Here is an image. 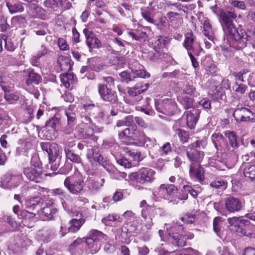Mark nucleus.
<instances>
[{
    "label": "nucleus",
    "mask_w": 255,
    "mask_h": 255,
    "mask_svg": "<svg viewBox=\"0 0 255 255\" xmlns=\"http://www.w3.org/2000/svg\"><path fill=\"white\" fill-rule=\"evenodd\" d=\"M155 146H156V140L154 138L151 139L145 136V138L144 139L142 146L151 148Z\"/></svg>",
    "instance_id": "nucleus-64"
},
{
    "label": "nucleus",
    "mask_w": 255,
    "mask_h": 255,
    "mask_svg": "<svg viewBox=\"0 0 255 255\" xmlns=\"http://www.w3.org/2000/svg\"><path fill=\"white\" fill-rule=\"evenodd\" d=\"M244 174L245 177L251 181L255 180V165H251L250 163H245L244 165Z\"/></svg>",
    "instance_id": "nucleus-35"
},
{
    "label": "nucleus",
    "mask_w": 255,
    "mask_h": 255,
    "mask_svg": "<svg viewBox=\"0 0 255 255\" xmlns=\"http://www.w3.org/2000/svg\"><path fill=\"white\" fill-rule=\"evenodd\" d=\"M178 190V187L172 184H162L158 188L159 195L161 197L165 193L169 196L174 195Z\"/></svg>",
    "instance_id": "nucleus-22"
},
{
    "label": "nucleus",
    "mask_w": 255,
    "mask_h": 255,
    "mask_svg": "<svg viewBox=\"0 0 255 255\" xmlns=\"http://www.w3.org/2000/svg\"><path fill=\"white\" fill-rule=\"evenodd\" d=\"M131 231H129L126 227H123L121 229V238L123 243L128 244V240L130 237Z\"/></svg>",
    "instance_id": "nucleus-54"
},
{
    "label": "nucleus",
    "mask_w": 255,
    "mask_h": 255,
    "mask_svg": "<svg viewBox=\"0 0 255 255\" xmlns=\"http://www.w3.org/2000/svg\"><path fill=\"white\" fill-rule=\"evenodd\" d=\"M210 185L215 189H225L227 186V182L223 180H215L212 182Z\"/></svg>",
    "instance_id": "nucleus-59"
},
{
    "label": "nucleus",
    "mask_w": 255,
    "mask_h": 255,
    "mask_svg": "<svg viewBox=\"0 0 255 255\" xmlns=\"http://www.w3.org/2000/svg\"><path fill=\"white\" fill-rule=\"evenodd\" d=\"M50 193L51 195L53 196H59L61 200V203L64 207V204H66L64 199H66L68 196V195L66 193V192H65L63 189L58 188L51 190Z\"/></svg>",
    "instance_id": "nucleus-46"
},
{
    "label": "nucleus",
    "mask_w": 255,
    "mask_h": 255,
    "mask_svg": "<svg viewBox=\"0 0 255 255\" xmlns=\"http://www.w3.org/2000/svg\"><path fill=\"white\" fill-rule=\"evenodd\" d=\"M64 151L67 159H69L71 162L76 163H80L81 162L80 156L76 154L73 150L70 149L69 148L65 147L64 148Z\"/></svg>",
    "instance_id": "nucleus-42"
},
{
    "label": "nucleus",
    "mask_w": 255,
    "mask_h": 255,
    "mask_svg": "<svg viewBox=\"0 0 255 255\" xmlns=\"http://www.w3.org/2000/svg\"><path fill=\"white\" fill-rule=\"evenodd\" d=\"M183 188V191L185 192V193H183L182 196L179 197L178 198V200H185L188 199V195L187 193H190L191 195L194 198H196L199 193V191L195 190L191 186L188 185H184Z\"/></svg>",
    "instance_id": "nucleus-40"
},
{
    "label": "nucleus",
    "mask_w": 255,
    "mask_h": 255,
    "mask_svg": "<svg viewBox=\"0 0 255 255\" xmlns=\"http://www.w3.org/2000/svg\"><path fill=\"white\" fill-rule=\"evenodd\" d=\"M145 136V133L142 131L133 130L131 133L130 144L135 143L138 146H142Z\"/></svg>",
    "instance_id": "nucleus-28"
},
{
    "label": "nucleus",
    "mask_w": 255,
    "mask_h": 255,
    "mask_svg": "<svg viewBox=\"0 0 255 255\" xmlns=\"http://www.w3.org/2000/svg\"><path fill=\"white\" fill-rule=\"evenodd\" d=\"M108 240V236L103 232L96 229H92L89 231L85 242L89 248L92 249L91 254H94L100 249L98 243L106 241Z\"/></svg>",
    "instance_id": "nucleus-4"
},
{
    "label": "nucleus",
    "mask_w": 255,
    "mask_h": 255,
    "mask_svg": "<svg viewBox=\"0 0 255 255\" xmlns=\"http://www.w3.org/2000/svg\"><path fill=\"white\" fill-rule=\"evenodd\" d=\"M41 201L40 197L36 196L27 199L25 201V207L29 210H34Z\"/></svg>",
    "instance_id": "nucleus-38"
},
{
    "label": "nucleus",
    "mask_w": 255,
    "mask_h": 255,
    "mask_svg": "<svg viewBox=\"0 0 255 255\" xmlns=\"http://www.w3.org/2000/svg\"><path fill=\"white\" fill-rule=\"evenodd\" d=\"M6 6L11 14L17 12H21L24 10L22 3L19 1L6 0Z\"/></svg>",
    "instance_id": "nucleus-27"
},
{
    "label": "nucleus",
    "mask_w": 255,
    "mask_h": 255,
    "mask_svg": "<svg viewBox=\"0 0 255 255\" xmlns=\"http://www.w3.org/2000/svg\"><path fill=\"white\" fill-rule=\"evenodd\" d=\"M132 132L129 128H126L119 133V137L126 144H130Z\"/></svg>",
    "instance_id": "nucleus-45"
},
{
    "label": "nucleus",
    "mask_w": 255,
    "mask_h": 255,
    "mask_svg": "<svg viewBox=\"0 0 255 255\" xmlns=\"http://www.w3.org/2000/svg\"><path fill=\"white\" fill-rule=\"evenodd\" d=\"M233 116L238 122H255V112L247 108H236Z\"/></svg>",
    "instance_id": "nucleus-9"
},
{
    "label": "nucleus",
    "mask_w": 255,
    "mask_h": 255,
    "mask_svg": "<svg viewBox=\"0 0 255 255\" xmlns=\"http://www.w3.org/2000/svg\"><path fill=\"white\" fill-rule=\"evenodd\" d=\"M223 220L220 217H216L213 220V230L218 236H220L221 232V224Z\"/></svg>",
    "instance_id": "nucleus-52"
},
{
    "label": "nucleus",
    "mask_w": 255,
    "mask_h": 255,
    "mask_svg": "<svg viewBox=\"0 0 255 255\" xmlns=\"http://www.w3.org/2000/svg\"><path fill=\"white\" fill-rule=\"evenodd\" d=\"M151 33V30L148 26H143L140 29L135 30L128 32L129 36L132 37L133 39L137 41H145L148 39V37Z\"/></svg>",
    "instance_id": "nucleus-16"
},
{
    "label": "nucleus",
    "mask_w": 255,
    "mask_h": 255,
    "mask_svg": "<svg viewBox=\"0 0 255 255\" xmlns=\"http://www.w3.org/2000/svg\"><path fill=\"white\" fill-rule=\"evenodd\" d=\"M58 63L62 71H66L71 68L69 58L65 56H60L58 59Z\"/></svg>",
    "instance_id": "nucleus-47"
},
{
    "label": "nucleus",
    "mask_w": 255,
    "mask_h": 255,
    "mask_svg": "<svg viewBox=\"0 0 255 255\" xmlns=\"http://www.w3.org/2000/svg\"><path fill=\"white\" fill-rule=\"evenodd\" d=\"M185 39L183 43V46L187 50L190 51L194 49L193 44L194 41V37L192 32H188L185 34Z\"/></svg>",
    "instance_id": "nucleus-41"
},
{
    "label": "nucleus",
    "mask_w": 255,
    "mask_h": 255,
    "mask_svg": "<svg viewBox=\"0 0 255 255\" xmlns=\"http://www.w3.org/2000/svg\"><path fill=\"white\" fill-rule=\"evenodd\" d=\"M148 87V83H137L134 86L128 88V93L129 96L134 97L146 91Z\"/></svg>",
    "instance_id": "nucleus-25"
},
{
    "label": "nucleus",
    "mask_w": 255,
    "mask_h": 255,
    "mask_svg": "<svg viewBox=\"0 0 255 255\" xmlns=\"http://www.w3.org/2000/svg\"><path fill=\"white\" fill-rule=\"evenodd\" d=\"M224 134L228 139L229 144L232 148H238L239 147L240 142L235 131L226 130L224 132Z\"/></svg>",
    "instance_id": "nucleus-29"
},
{
    "label": "nucleus",
    "mask_w": 255,
    "mask_h": 255,
    "mask_svg": "<svg viewBox=\"0 0 255 255\" xmlns=\"http://www.w3.org/2000/svg\"><path fill=\"white\" fill-rule=\"evenodd\" d=\"M86 37V43L90 50L93 49H99L102 47L100 40L96 37V34L89 29L85 28L83 30Z\"/></svg>",
    "instance_id": "nucleus-10"
},
{
    "label": "nucleus",
    "mask_w": 255,
    "mask_h": 255,
    "mask_svg": "<svg viewBox=\"0 0 255 255\" xmlns=\"http://www.w3.org/2000/svg\"><path fill=\"white\" fill-rule=\"evenodd\" d=\"M169 41V38L167 37H162L159 36L157 37L154 41V47L158 49L163 47Z\"/></svg>",
    "instance_id": "nucleus-56"
},
{
    "label": "nucleus",
    "mask_w": 255,
    "mask_h": 255,
    "mask_svg": "<svg viewBox=\"0 0 255 255\" xmlns=\"http://www.w3.org/2000/svg\"><path fill=\"white\" fill-rule=\"evenodd\" d=\"M182 92L184 94L189 95L193 97H197L200 95L193 83H187L183 85L182 88Z\"/></svg>",
    "instance_id": "nucleus-31"
},
{
    "label": "nucleus",
    "mask_w": 255,
    "mask_h": 255,
    "mask_svg": "<svg viewBox=\"0 0 255 255\" xmlns=\"http://www.w3.org/2000/svg\"><path fill=\"white\" fill-rule=\"evenodd\" d=\"M59 123V118L54 116L51 118V119H49V120L46 122L44 127L46 128H51L55 129L57 125Z\"/></svg>",
    "instance_id": "nucleus-61"
},
{
    "label": "nucleus",
    "mask_w": 255,
    "mask_h": 255,
    "mask_svg": "<svg viewBox=\"0 0 255 255\" xmlns=\"http://www.w3.org/2000/svg\"><path fill=\"white\" fill-rule=\"evenodd\" d=\"M227 221L228 223L230 224L231 226L235 228L236 232L241 233L244 235L246 234V230L240 225L239 217H234L233 218H229L227 219Z\"/></svg>",
    "instance_id": "nucleus-36"
},
{
    "label": "nucleus",
    "mask_w": 255,
    "mask_h": 255,
    "mask_svg": "<svg viewBox=\"0 0 255 255\" xmlns=\"http://www.w3.org/2000/svg\"><path fill=\"white\" fill-rule=\"evenodd\" d=\"M0 86L4 92L5 101L9 104H15L22 97L19 93L11 90L9 87L3 84H0Z\"/></svg>",
    "instance_id": "nucleus-15"
},
{
    "label": "nucleus",
    "mask_w": 255,
    "mask_h": 255,
    "mask_svg": "<svg viewBox=\"0 0 255 255\" xmlns=\"http://www.w3.org/2000/svg\"><path fill=\"white\" fill-rule=\"evenodd\" d=\"M224 204L226 210L230 213H235L242 210L243 207V203L238 198L233 196H229L226 198Z\"/></svg>",
    "instance_id": "nucleus-11"
},
{
    "label": "nucleus",
    "mask_w": 255,
    "mask_h": 255,
    "mask_svg": "<svg viewBox=\"0 0 255 255\" xmlns=\"http://www.w3.org/2000/svg\"><path fill=\"white\" fill-rule=\"evenodd\" d=\"M60 81L63 85L67 89H72L76 83V76L73 73H63L60 75Z\"/></svg>",
    "instance_id": "nucleus-24"
},
{
    "label": "nucleus",
    "mask_w": 255,
    "mask_h": 255,
    "mask_svg": "<svg viewBox=\"0 0 255 255\" xmlns=\"http://www.w3.org/2000/svg\"><path fill=\"white\" fill-rule=\"evenodd\" d=\"M200 115L198 110L193 108L189 111H186L182 116V119H185L187 126L190 129L195 128Z\"/></svg>",
    "instance_id": "nucleus-14"
},
{
    "label": "nucleus",
    "mask_w": 255,
    "mask_h": 255,
    "mask_svg": "<svg viewBox=\"0 0 255 255\" xmlns=\"http://www.w3.org/2000/svg\"><path fill=\"white\" fill-rule=\"evenodd\" d=\"M174 135L178 137L182 143L187 142L189 139V134L188 132L181 129H177L176 130Z\"/></svg>",
    "instance_id": "nucleus-53"
},
{
    "label": "nucleus",
    "mask_w": 255,
    "mask_h": 255,
    "mask_svg": "<svg viewBox=\"0 0 255 255\" xmlns=\"http://www.w3.org/2000/svg\"><path fill=\"white\" fill-rule=\"evenodd\" d=\"M119 216L115 214H109L107 217L103 218L102 222L106 226L110 225L111 222L115 221Z\"/></svg>",
    "instance_id": "nucleus-63"
},
{
    "label": "nucleus",
    "mask_w": 255,
    "mask_h": 255,
    "mask_svg": "<svg viewBox=\"0 0 255 255\" xmlns=\"http://www.w3.org/2000/svg\"><path fill=\"white\" fill-rule=\"evenodd\" d=\"M64 186L72 194L77 195L84 189V177L80 173L67 177L64 181Z\"/></svg>",
    "instance_id": "nucleus-3"
},
{
    "label": "nucleus",
    "mask_w": 255,
    "mask_h": 255,
    "mask_svg": "<svg viewBox=\"0 0 255 255\" xmlns=\"http://www.w3.org/2000/svg\"><path fill=\"white\" fill-rule=\"evenodd\" d=\"M84 242V238H77L69 246V250L72 255H80L82 252L81 245Z\"/></svg>",
    "instance_id": "nucleus-30"
},
{
    "label": "nucleus",
    "mask_w": 255,
    "mask_h": 255,
    "mask_svg": "<svg viewBox=\"0 0 255 255\" xmlns=\"http://www.w3.org/2000/svg\"><path fill=\"white\" fill-rule=\"evenodd\" d=\"M105 182V179H102L101 182L98 181H95L94 180L89 179L87 181L86 188L87 192L90 194H93L98 192Z\"/></svg>",
    "instance_id": "nucleus-26"
},
{
    "label": "nucleus",
    "mask_w": 255,
    "mask_h": 255,
    "mask_svg": "<svg viewBox=\"0 0 255 255\" xmlns=\"http://www.w3.org/2000/svg\"><path fill=\"white\" fill-rule=\"evenodd\" d=\"M24 72L27 74L25 84L27 86L33 84L38 85L42 82V79L41 75L36 73L34 69L29 68L24 70Z\"/></svg>",
    "instance_id": "nucleus-19"
},
{
    "label": "nucleus",
    "mask_w": 255,
    "mask_h": 255,
    "mask_svg": "<svg viewBox=\"0 0 255 255\" xmlns=\"http://www.w3.org/2000/svg\"><path fill=\"white\" fill-rule=\"evenodd\" d=\"M57 212V209L51 202H46L42 209V214L48 219H51Z\"/></svg>",
    "instance_id": "nucleus-33"
},
{
    "label": "nucleus",
    "mask_w": 255,
    "mask_h": 255,
    "mask_svg": "<svg viewBox=\"0 0 255 255\" xmlns=\"http://www.w3.org/2000/svg\"><path fill=\"white\" fill-rule=\"evenodd\" d=\"M177 100L183 106L184 109H193L194 101L193 98L184 95L178 97Z\"/></svg>",
    "instance_id": "nucleus-37"
},
{
    "label": "nucleus",
    "mask_w": 255,
    "mask_h": 255,
    "mask_svg": "<svg viewBox=\"0 0 255 255\" xmlns=\"http://www.w3.org/2000/svg\"><path fill=\"white\" fill-rule=\"evenodd\" d=\"M189 172L191 176H194L200 183H203L204 180V169L203 167L199 166L197 169H194L191 165H190Z\"/></svg>",
    "instance_id": "nucleus-32"
},
{
    "label": "nucleus",
    "mask_w": 255,
    "mask_h": 255,
    "mask_svg": "<svg viewBox=\"0 0 255 255\" xmlns=\"http://www.w3.org/2000/svg\"><path fill=\"white\" fill-rule=\"evenodd\" d=\"M154 24L156 28L161 31H164L166 28L168 27L169 26L165 16L159 18L158 22L156 23L154 22Z\"/></svg>",
    "instance_id": "nucleus-51"
},
{
    "label": "nucleus",
    "mask_w": 255,
    "mask_h": 255,
    "mask_svg": "<svg viewBox=\"0 0 255 255\" xmlns=\"http://www.w3.org/2000/svg\"><path fill=\"white\" fill-rule=\"evenodd\" d=\"M98 91L101 99L103 101L111 104H115L118 102L117 92L108 87L107 85L105 83L98 84Z\"/></svg>",
    "instance_id": "nucleus-6"
},
{
    "label": "nucleus",
    "mask_w": 255,
    "mask_h": 255,
    "mask_svg": "<svg viewBox=\"0 0 255 255\" xmlns=\"http://www.w3.org/2000/svg\"><path fill=\"white\" fill-rule=\"evenodd\" d=\"M186 155L190 161L199 163L204 157V153L197 149L187 148Z\"/></svg>",
    "instance_id": "nucleus-21"
},
{
    "label": "nucleus",
    "mask_w": 255,
    "mask_h": 255,
    "mask_svg": "<svg viewBox=\"0 0 255 255\" xmlns=\"http://www.w3.org/2000/svg\"><path fill=\"white\" fill-rule=\"evenodd\" d=\"M229 2L232 6L237 7L239 9L245 10L246 8V5L244 1L238 0H230Z\"/></svg>",
    "instance_id": "nucleus-62"
},
{
    "label": "nucleus",
    "mask_w": 255,
    "mask_h": 255,
    "mask_svg": "<svg viewBox=\"0 0 255 255\" xmlns=\"http://www.w3.org/2000/svg\"><path fill=\"white\" fill-rule=\"evenodd\" d=\"M45 6L53 8L57 11L58 9L64 11L70 9L71 3L68 0H45L44 1Z\"/></svg>",
    "instance_id": "nucleus-13"
},
{
    "label": "nucleus",
    "mask_w": 255,
    "mask_h": 255,
    "mask_svg": "<svg viewBox=\"0 0 255 255\" xmlns=\"http://www.w3.org/2000/svg\"><path fill=\"white\" fill-rule=\"evenodd\" d=\"M1 38L4 41V48L9 52H13L17 44L13 39L8 38L5 34H1Z\"/></svg>",
    "instance_id": "nucleus-39"
},
{
    "label": "nucleus",
    "mask_w": 255,
    "mask_h": 255,
    "mask_svg": "<svg viewBox=\"0 0 255 255\" xmlns=\"http://www.w3.org/2000/svg\"><path fill=\"white\" fill-rule=\"evenodd\" d=\"M155 107L158 112L170 116L173 115L177 110L176 103L171 99H164L161 102L155 100Z\"/></svg>",
    "instance_id": "nucleus-7"
},
{
    "label": "nucleus",
    "mask_w": 255,
    "mask_h": 255,
    "mask_svg": "<svg viewBox=\"0 0 255 255\" xmlns=\"http://www.w3.org/2000/svg\"><path fill=\"white\" fill-rule=\"evenodd\" d=\"M65 115L67 119V125L64 132L67 134H70L77 122L76 114L71 110L67 109L65 111Z\"/></svg>",
    "instance_id": "nucleus-20"
},
{
    "label": "nucleus",
    "mask_w": 255,
    "mask_h": 255,
    "mask_svg": "<svg viewBox=\"0 0 255 255\" xmlns=\"http://www.w3.org/2000/svg\"><path fill=\"white\" fill-rule=\"evenodd\" d=\"M211 8L218 16L224 33L231 39L233 47L237 50L246 47L251 41V37L245 29L236 27L234 20L237 17V14L235 10L231 8L230 10L226 11L216 5Z\"/></svg>",
    "instance_id": "nucleus-1"
},
{
    "label": "nucleus",
    "mask_w": 255,
    "mask_h": 255,
    "mask_svg": "<svg viewBox=\"0 0 255 255\" xmlns=\"http://www.w3.org/2000/svg\"><path fill=\"white\" fill-rule=\"evenodd\" d=\"M84 223L85 219H83L79 220L73 219L71 220L69 222L70 226L67 229L63 226H61L60 231L61 237H64L68 232L75 233L77 232Z\"/></svg>",
    "instance_id": "nucleus-17"
},
{
    "label": "nucleus",
    "mask_w": 255,
    "mask_h": 255,
    "mask_svg": "<svg viewBox=\"0 0 255 255\" xmlns=\"http://www.w3.org/2000/svg\"><path fill=\"white\" fill-rule=\"evenodd\" d=\"M183 75L182 72L180 70H175L172 72H164L162 74V77L163 78H179L181 77Z\"/></svg>",
    "instance_id": "nucleus-57"
},
{
    "label": "nucleus",
    "mask_w": 255,
    "mask_h": 255,
    "mask_svg": "<svg viewBox=\"0 0 255 255\" xmlns=\"http://www.w3.org/2000/svg\"><path fill=\"white\" fill-rule=\"evenodd\" d=\"M212 141L217 150L225 151L228 147L225 138L220 132H215L211 136Z\"/></svg>",
    "instance_id": "nucleus-18"
},
{
    "label": "nucleus",
    "mask_w": 255,
    "mask_h": 255,
    "mask_svg": "<svg viewBox=\"0 0 255 255\" xmlns=\"http://www.w3.org/2000/svg\"><path fill=\"white\" fill-rule=\"evenodd\" d=\"M35 215L34 213L23 210L20 212L19 219L24 220L25 222H30L34 221Z\"/></svg>",
    "instance_id": "nucleus-48"
},
{
    "label": "nucleus",
    "mask_w": 255,
    "mask_h": 255,
    "mask_svg": "<svg viewBox=\"0 0 255 255\" xmlns=\"http://www.w3.org/2000/svg\"><path fill=\"white\" fill-rule=\"evenodd\" d=\"M159 147L160 154L162 156L167 155L172 152L171 145L168 142L164 143L163 145Z\"/></svg>",
    "instance_id": "nucleus-55"
},
{
    "label": "nucleus",
    "mask_w": 255,
    "mask_h": 255,
    "mask_svg": "<svg viewBox=\"0 0 255 255\" xmlns=\"http://www.w3.org/2000/svg\"><path fill=\"white\" fill-rule=\"evenodd\" d=\"M38 235L42 241L48 242L55 237V231L52 228L46 227L38 231Z\"/></svg>",
    "instance_id": "nucleus-23"
},
{
    "label": "nucleus",
    "mask_w": 255,
    "mask_h": 255,
    "mask_svg": "<svg viewBox=\"0 0 255 255\" xmlns=\"http://www.w3.org/2000/svg\"><path fill=\"white\" fill-rule=\"evenodd\" d=\"M151 99L149 98H146V105L145 108L142 106H138L136 108L138 111H140L144 113L147 115H151L152 114V111L151 109V106L149 105L150 101Z\"/></svg>",
    "instance_id": "nucleus-58"
},
{
    "label": "nucleus",
    "mask_w": 255,
    "mask_h": 255,
    "mask_svg": "<svg viewBox=\"0 0 255 255\" xmlns=\"http://www.w3.org/2000/svg\"><path fill=\"white\" fill-rule=\"evenodd\" d=\"M40 146L48 155L47 168L50 166L52 170H57L60 166L59 146L54 142H42L40 143Z\"/></svg>",
    "instance_id": "nucleus-2"
},
{
    "label": "nucleus",
    "mask_w": 255,
    "mask_h": 255,
    "mask_svg": "<svg viewBox=\"0 0 255 255\" xmlns=\"http://www.w3.org/2000/svg\"><path fill=\"white\" fill-rule=\"evenodd\" d=\"M183 229L182 225H176L172 227L171 232L169 233L172 239L171 243L175 247L181 248L185 246L187 240L192 239L194 237L193 234H190L187 236L179 233Z\"/></svg>",
    "instance_id": "nucleus-5"
},
{
    "label": "nucleus",
    "mask_w": 255,
    "mask_h": 255,
    "mask_svg": "<svg viewBox=\"0 0 255 255\" xmlns=\"http://www.w3.org/2000/svg\"><path fill=\"white\" fill-rule=\"evenodd\" d=\"M203 28L205 36L208 37L210 40L213 39L214 38L213 30L209 20L206 19L204 21Z\"/></svg>",
    "instance_id": "nucleus-50"
},
{
    "label": "nucleus",
    "mask_w": 255,
    "mask_h": 255,
    "mask_svg": "<svg viewBox=\"0 0 255 255\" xmlns=\"http://www.w3.org/2000/svg\"><path fill=\"white\" fill-rule=\"evenodd\" d=\"M14 178H15V176L9 173H6L1 178L0 186L4 189L9 188L10 186L13 185V184H11L10 182Z\"/></svg>",
    "instance_id": "nucleus-44"
},
{
    "label": "nucleus",
    "mask_w": 255,
    "mask_h": 255,
    "mask_svg": "<svg viewBox=\"0 0 255 255\" xmlns=\"http://www.w3.org/2000/svg\"><path fill=\"white\" fill-rule=\"evenodd\" d=\"M23 174L28 180L35 183H40L43 180L41 168L35 169L32 168V167H26L23 169Z\"/></svg>",
    "instance_id": "nucleus-12"
},
{
    "label": "nucleus",
    "mask_w": 255,
    "mask_h": 255,
    "mask_svg": "<svg viewBox=\"0 0 255 255\" xmlns=\"http://www.w3.org/2000/svg\"><path fill=\"white\" fill-rule=\"evenodd\" d=\"M155 172L154 170L144 168L140 169L137 172L132 173L131 176L135 179L137 182L142 184H146L152 182L154 179Z\"/></svg>",
    "instance_id": "nucleus-8"
},
{
    "label": "nucleus",
    "mask_w": 255,
    "mask_h": 255,
    "mask_svg": "<svg viewBox=\"0 0 255 255\" xmlns=\"http://www.w3.org/2000/svg\"><path fill=\"white\" fill-rule=\"evenodd\" d=\"M89 66L91 70L99 72L107 68V66L102 63H99L97 59L92 58L88 61Z\"/></svg>",
    "instance_id": "nucleus-43"
},
{
    "label": "nucleus",
    "mask_w": 255,
    "mask_h": 255,
    "mask_svg": "<svg viewBox=\"0 0 255 255\" xmlns=\"http://www.w3.org/2000/svg\"><path fill=\"white\" fill-rule=\"evenodd\" d=\"M125 152L129 156L131 157L134 160L138 161L140 159L141 153L135 150L129 149L127 147L124 149Z\"/></svg>",
    "instance_id": "nucleus-60"
},
{
    "label": "nucleus",
    "mask_w": 255,
    "mask_h": 255,
    "mask_svg": "<svg viewBox=\"0 0 255 255\" xmlns=\"http://www.w3.org/2000/svg\"><path fill=\"white\" fill-rule=\"evenodd\" d=\"M99 149L97 147H93L91 149H89L87 153V157L90 162L95 161L98 157L100 155Z\"/></svg>",
    "instance_id": "nucleus-49"
},
{
    "label": "nucleus",
    "mask_w": 255,
    "mask_h": 255,
    "mask_svg": "<svg viewBox=\"0 0 255 255\" xmlns=\"http://www.w3.org/2000/svg\"><path fill=\"white\" fill-rule=\"evenodd\" d=\"M211 96L212 99L216 101L220 102V101H224L226 99L225 91L219 86H216L212 91Z\"/></svg>",
    "instance_id": "nucleus-34"
}]
</instances>
